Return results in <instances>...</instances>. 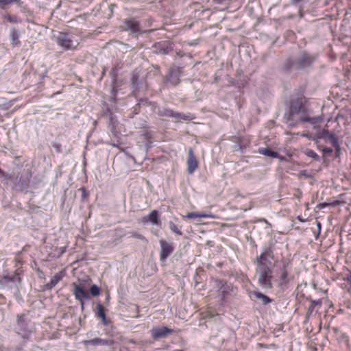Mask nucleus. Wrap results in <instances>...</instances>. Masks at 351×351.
Returning <instances> with one entry per match:
<instances>
[{
  "mask_svg": "<svg viewBox=\"0 0 351 351\" xmlns=\"http://www.w3.org/2000/svg\"><path fill=\"white\" fill-rule=\"evenodd\" d=\"M304 153L307 156L312 158L317 161L319 160V156L313 149H306Z\"/></svg>",
  "mask_w": 351,
  "mask_h": 351,
  "instance_id": "obj_30",
  "label": "nucleus"
},
{
  "mask_svg": "<svg viewBox=\"0 0 351 351\" xmlns=\"http://www.w3.org/2000/svg\"><path fill=\"white\" fill-rule=\"evenodd\" d=\"M274 256L271 248H266L256 257L254 263L256 265V271L258 276V282L265 289H271L273 285L272 261Z\"/></svg>",
  "mask_w": 351,
  "mask_h": 351,
  "instance_id": "obj_1",
  "label": "nucleus"
},
{
  "mask_svg": "<svg viewBox=\"0 0 351 351\" xmlns=\"http://www.w3.org/2000/svg\"><path fill=\"white\" fill-rule=\"evenodd\" d=\"M160 245V261L162 263H165L167 258L173 253L175 250L174 243L168 241L164 239L159 240Z\"/></svg>",
  "mask_w": 351,
  "mask_h": 351,
  "instance_id": "obj_7",
  "label": "nucleus"
},
{
  "mask_svg": "<svg viewBox=\"0 0 351 351\" xmlns=\"http://www.w3.org/2000/svg\"><path fill=\"white\" fill-rule=\"evenodd\" d=\"M254 295L256 296V298L261 300L263 304H267L271 302L272 301L268 296L264 295L261 292H254Z\"/></svg>",
  "mask_w": 351,
  "mask_h": 351,
  "instance_id": "obj_25",
  "label": "nucleus"
},
{
  "mask_svg": "<svg viewBox=\"0 0 351 351\" xmlns=\"http://www.w3.org/2000/svg\"><path fill=\"white\" fill-rule=\"evenodd\" d=\"M57 44L63 49L75 50L80 43V34L78 31L60 32L56 37Z\"/></svg>",
  "mask_w": 351,
  "mask_h": 351,
  "instance_id": "obj_2",
  "label": "nucleus"
},
{
  "mask_svg": "<svg viewBox=\"0 0 351 351\" xmlns=\"http://www.w3.org/2000/svg\"><path fill=\"white\" fill-rule=\"evenodd\" d=\"M183 218L195 219V218H214V215L211 213L205 212H191L187 215L182 216Z\"/></svg>",
  "mask_w": 351,
  "mask_h": 351,
  "instance_id": "obj_19",
  "label": "nucleus"
},
{
  "mask_svg": "<svg viewBox=\"0 0 351 351\" xmlns=\"http://www.w3.org/2000/svg\"><path fill=\"white\" fill-rule=\"evenodd\" d=\"M131 237L133 238H136V239H140L141 241L147 242V240L146 239V238L143 234H141L138 232H132Z\"/></svg>",
  "mask_w": 351,
  "mask_h": 351,
  "instance_id": "obj_32",
  "label": "nucleus"
},
{
  "mask_svg": "<svg viewBox=\"0 0 351 351\" xmlns=\"http://www.w3.org/2000/svg\"><path fill=\"white\" fill-rule=\"evenodd\" d=\"M326 205H327V204H326V203H322V204H318L317 207H318L319 209H322V208H324Z\"/></svg>",
  "mask_w": 351,
  "mask_h": 351,
  "instance_id": "obj_37",
  "label": "nucleus"
},
{
  "mask_svg": "<svg viewBox=\"0 0 351 351\" xmlns=\"http://www.w3.org/2000/svg\"><path fill=\"white\" fill-rule=\"evenodd\" d=\"M32 177V171L27 170L25 172H23L20 176L18 175L15 179L13 178L12 181H13L14 184L17 190L20 191H24L29 188Z\"/></svg>",
  "mask_w": 351,
  "mask_h": 351,
  "instance_id": "obj_6",
  "label": "nucleus"
},
{
  "mask_svg": "<svg viewBox=\"0 0 351 351\" xmlns=\"http://www.w3.org/2000/svg\"><path fill=\"white\" fill-rule=\"evenodd\" d=\"M341 287L342 289H346L347 287V285L345 283L341 284Z\"/></svg>",
  "mask_w": 351,
  "mask_h": 351,
  "instance_id": "obj_38",
  "label": "nucleus"
},
{
  "mask_svg": "<svg viewBox=\"0 0 351 351\" xmlns=\"http://www.w3.org/2000/svg\"><path fill=\"white\" fill-rule=\"evenodd\" d=\"M101 319L102 324L104 326H108L109 324V321L107 319L106 316H105V319H104V318H101Z\"/></svg>",
  "mask_w": 351,
  "mask_h": 351,
  "instance_id": "obj_35",
  "label": "nucleus"
},
{
  "mask_svg": "<svg viewBox=\"0 0 351 351\" xmlns=\"http://www.w3.org/2000/svg\"><path fill=\"white\" fill-rule=\"evenodd\" d=\"M258 153H260L263 155L267 156L274 158H278V156H279V154L278 152L272 151L268 148H263V147L259 148Z\"/></svg>",
  "mask_w": 351,
  "mask_h": 351,
  "instance_id": "obj_23",
  "label": "nucleus"
},
{
  "mask_svg": "<svg viewBox=\"0 0 351 351\" xmlns=\"http://www.w3.org/2000/svg\"><path fill=\"white\" fill-rule=\"evenodd\" d=\"M174 332L173 329L169 328L166 326L162 327H154L151 330L152 337L154 339H158L160 338L165 337L168 335L172 334Z\"/></svg>",
  "mask_w": 351,
  "mask_h": 351,
  "instance_id": "obj_11",
  "label": "nucleus"
},
{
  "mask_svg": "<svg viewBox=\"0 0 351 351\" xmlns=\"http://www.w3.org/2000/svg\"><path fill=\"white\" fill-rule=\"evenodd\" d=\"M328 139L330 144L334 147L335 149L336 156L338 157L340 153V145L339 144L338 140L334 134H330L327 132Z\"/></svg>",
  "mask_w": 351,
  "mask_h": 351,
  "instance_id": "obj_20",
  "label": "nucleus"
},
{
  "mask_svg": "<svg viewBox=\"0 0 351 351\" xmlns=\"http://www.w3.org/2000/svg\"><path fill=\"white\" fill-rule=\"evenodd\" d=\"M73 287V294L75 299L80 302L81 306L83 308L84 305V300L89 299V296L85 290L84 285L82 283L77 284L73 282L72 284Z\"/></svg>",
  "mask_w": 351,
  "mask_h": 351,
  "instance_id": "obj_9",
  "label": "nucleus"
},
{
  "mask_svg": "<svg viewBox=\"0 0 351 351\" xmlns=\"http://www.w3.org/2000/svg\"><path fill=\"white\" fill-rule=\"evenodd\" d=\"M84 346H112L114 343L113 339H104L99 337H96L90 340H84L82 341Z\"/></svg>",
  "mask_w": 351,
  "mask_h": 351,
  "instance_id": "obj_12",
  "label": "nucleus"
},
{
  "mask_svg": "<svg viewBox=\"0 0 351 351\" xmlns=\"http://www.w3.org/2000/svg\"><path fill=\"white\" fill-rule=\"evenodd\" d=\"M300 112H305V106L303 99L298 97L291 101L288 120L293 121L294 116Z\"/></svg>",
  "mask_w": 351,
  "mask_h": 351,
  "instance_id": "obj_8",
  "label": "nucleus"
},
{
  "mask_svg": "<svg viewBox=\"0 0 351 351\" xmlns=\"http://www.w3.org/2000/svg\"><path fill=\"white\" fill-rule=\"evenodd\" d=\"M322 152L325 156H330L333 153V149L330 147H326L322 149Z\"/></svg>",
  "mask_w": 351,
  "mask_h": 351,
  "instance_id": "obj_33",
  "label": "nucleus"
},
{
  "mask_svg": "<svg viewBox=\"0 0 351 351\" xmlns=\"http://www.w3.org/2000/svg\"><path fill=\"white\" fill-rule=\"evenodd\" d=\"M23 273V271L18 268L16 269L14 273L13 274H7L3 275L1 278V281L3 282H21V274Z\"/></svg>",
  "mask_w": 351,
  "mask_h": 351,
  "instance_id": "obj_14",
  "label": "nucleus"
},
{
  "mask_svg": "<svg viewBox=\"0 0 351 351\" xmlns=\"http://www.w3.org/2000/svg\"><path fill=\"white\" fill-rule=\"evenodd\" d=\"M291 262L289 260L282 261V265L279 268L278 277L277 279L278 285L280 288H284L294 278L291 274Z\"/></svg>",
  "mask_w": 351,
  "mask_h": 351,
  "instance_id": "obj_4",
  "label": "nucleus"
},
{
  "mask_svg": "<svg viewBox=\"0 0 351 351\" xmlns=\"http://www.w3.org/2000/svg\"><path fill=\"white\" fill-rule=\"evenodd\" d=\"M313 61L311 56L306 53L302 54L296 60L292 59H288L285 64V69L288 70L291 68H295L296 69H302L305 67L309 66Z\"/></svg>",
  "mask_w": 351,
  "mask_h": 351,
  "instance_id": "obj_5",
  "label": "nucleus"
},
{
  "mask_svg": "<svg viewBox=\"0 0 351 351\" xmlns=\"http://www.w3.org/2000/svg\"><path fill=\"white\" fill-rule=\"evenodd\" d=\"M96 314L98 317L105 319V316H106L105 309H104V307L101 304H98L97 305Z\"/></svg>",
  "mask_w": 351,
  "mask_h": 351,
  "instance_id": "obj_29",
  "label": "nucleus"
},
{
  "mask_svg": "<svg viewBox=\"0 0 351 351\" xmlns=\"http://www.w3.org/2000/svg\"><path fill=\"white\" fill-rule=\"evenodd\" d=\"M322 304V300H311V304L308 308L307 312H306V316L310 317L313 312L314 311V309L316 306H321Z\"/></svg>",
  "mask_w": 351,
  "mask_h": 351,
  "instance_id": "obj_24",
  "label": "nucleus"
},
{
  "mask_svg": "<svg viewBox=\"0 0 351 351\" xmlns=\"http://www.w3.org/2000/svg\"><path fill=\"white\" fill-rule=\"evenodd\" d=\"M0 177H4L7 180H13V176L12 175H9L8 173H6L3 169H1L0 168Z\"/></svg>",
  "mask_w": 351,
  "mask_h": 351,
  "instance_id": "obj_34",
  "label": "nucleus"
},
{
  "mask_svg": "<svg viewBox=\"0 0 351 351\" xmlns=\"http://www.w3.org/2000/svg\"><path fill=\"white\" fill-rule=\"evenodd\" d=\"M63 275L62 272L56 274L51 279L50 282L45 285L46 289L50 290L54 287L62 278Z\"/></svg>",
  "mask_w": 351,
  "mask_h": 351,
  "instance_id": "obj_21",
  "label": "nucleus"
},
{
  "mask_svg": "<svg viewBox=\"0 0 351 351\" xmlns=\"http://www.w3.org/2000/svg\"><path fill=\"white\" fill-rule=\"evenodd\" d=\"M340 278L347 282L351 287V270L347 267L343 269L342 272L339 274Z\"/></svg>",
  "mask_w": 351,
  "mask_h": 351,
  "instance_id": "obj_22",
  "label": "nucleus"
},
{
  "mask_svg": "<svg viewBox=\"0 0 351 351\" xmlns=\"http://www.w3.org/2000/svg\"><path fill=\"white\" fill-rule=\"evenodd\" d=\"M160 115L162 117H173L176 119H181L184 120H190L189 117L182 114L178 112H176L171 109H164L163 110L160 112Z\"/></svg>",
  "mask_w": 351,
  "mask_h": 351,
  "instance_id": "obj_18",
  "label": "nucleus"
},
{
  "mask_svg": "<svg viewBox=\"0 0 351 351\" xmlns=\"http://www.w3.org/2000/svg\"><path fill=\"white\" fill-rule=\"evenodd\" d=\"M12 3H16L19 5H22L23 1L21 0H0V8L1 9H5L7 5Z\"/></svg>",
  "mask_w": 351,
  "mask_h": 351,
  "instance_id": "obj_26",
  "label": "nucleus"
},
{
  "mask_svg": "<svg viewBox=\"0 0 351 351\" xmlns=\"http://www.w3.org/2000/svg\"><path fill=\"white\" fill-rule=\"evenodd\" d=\"M20 32L15 27H12L10 32V40L12 47H18L21 46V43L19 40Z\"/></svg>",
  "mask_w": 351,
  "mask_h": 351,
  "instance_id": "obj_17",
  "label": "nucleus"
},
{
  "mask_svg": "<svg viewBox=\"0 0 351 351\" xmlns=\"http://www.w3.org/2000/svg\"><path fill=\"white\" fill-rule=\"evenodd\" d=\"M3 19H6L10 23H19L21 22V20L16 15L6 14L3 16Z\"/></svg>",
  "mask_w": 351,
  "mask_h": 351,
  "instance_id": "obj_27",
  "label": "nucleus"
},
{
  "mask_svg": "<svg viewBox=\"0 0 351 351\" xmlns=\"http://www.w3.org/2000/svg\"><path fill=\"white\" fill-rule=\"evenodd\" d=\"M16 262H17V263H16V266H18V263H21V262L19 260H16Z\"/></svg>",
  "mask_w": 351,
  "mask_h": 351,
  "instance_id": "obj_39",
  "label": "nucleus"
},
{
  "mask_svg": "<svg viewBox=\"0 0 351 351\" xmlns=\"http://www.w3.org/2000/svg\"><path fill=\"white\" fill-rule=\"evenodd\" d=\"M90 293L93 296H97L100 293V289L98 286L93 285L90 288Z\"/></svg>",
  "mask_w": 351,
  "mask_h": 351,
  "instance_id": "obj_31",
  "label": "nucleus"
},
{
  "mask_svg": "<svg viewBox=\"0 0 351 351\" xmlns=\"http://www.w3.org/2000/svg\"><path fill=\"white\" fill-rule=\"evenodd\" d=\"M142 222L144 223H152L153 225H159L160 220L159 219V213L157 210H153L150 213L142 218Z\"/></svg>",
  "mask_w": 351,
  "mask_h": 351,
  "instance_id": "obj_15",
  "label": "nucleus"
},
{
  "mask_svg": "<svg viewBox=\"0 0 351 351\" xmlns=\"http://www.w3.org/2000/svg\"><path fill=\"white\" fill-rule=\"evenodd\" d=\"M298 114L300 116V117H299L300 121L303 123L309 122L312 124H315V123H317L322 121V118L320 117H309L308 114V110L306 109V107H305V112H300Z\"/></svg>",
  "mask_w": 351,
  "mask_h": 351,
  "instance_id": "obj_16",
  "label": "nucleus"
},
{
  "mask_svg": "<svg viewBox=\"0 0 351 351\" xmlns=\"http://www.w3.org/2000/svg\"><path fill=\"white\" fill-rule=\"evenodd\" d=\"M226 0H211V1L216 4H221L223 3Z\"/></svg>",
  "mask_w": 351,
  "mask_h": 351,
  "instance_id": "obj_36",
  "label": "nucleus"
},
{
  "mask_svg": "<svg viewBox=\"0 0 351 351\" xmlns=\"http://www.w3.org/2000/svg\"><path fill=\"white\" fill-rule=\"evenodd\" d=\"M169 228L171 231L178 235H182V232L181 231L180 228H178V226L175 224L173 221H170L169 223Z\"/></svg>",
  "mask_w": 351,
  "mask_h": 351,
  "instance_id": "obj_28",
  "label": "nucleus"
},
{
  "mask_svg": "<svg viewBox=\"0 0 351 351\" xmlns=\"http://www.w3.org/2000/svg\"><path fill=\"white\" fill-rule=\"evenodd\" d=\"M124 28L132 34H138L141 32L140 22L136 18H129L125 19L123 22Z\"/></svg>",
  "mask_w": 351,
  "mask_h": 351,
  "instance_id": "obj_10",
  "label": "nucleus"
},
{
  "mask_svg": "<svg viewBox=\"0 0 351 351\" xmlns=\"http://www.w3.org/2000/svg\"><path fill=\"white\" fill-rule=\"evenodd\" d=\"M198 167V161L194 155L192 148L189 150V156L187 159V171L189 173L192 174Z\"/></svg>",
  "mask_w": 351,
  "mask_h": 351,
  "instance_id": "obj_13",
  "label": "nucleus"
},
{
  "mask_svg": "<svg viewBox=\"0 0 351 351\" xmlns=\"http://www.w3.org/2000/svg\"><path fill=\"white\" fill-rule=\"evenodd\" d=\"M14 330L23 339H28L35 332L36 327L34 323L25 314H19L16 316Z\"/></svg>",
  "mask_w": 351,
  "mask_h": 351,
  "instance_id": "obj_3",
  "label": "nucleus"
}]
</instances>
